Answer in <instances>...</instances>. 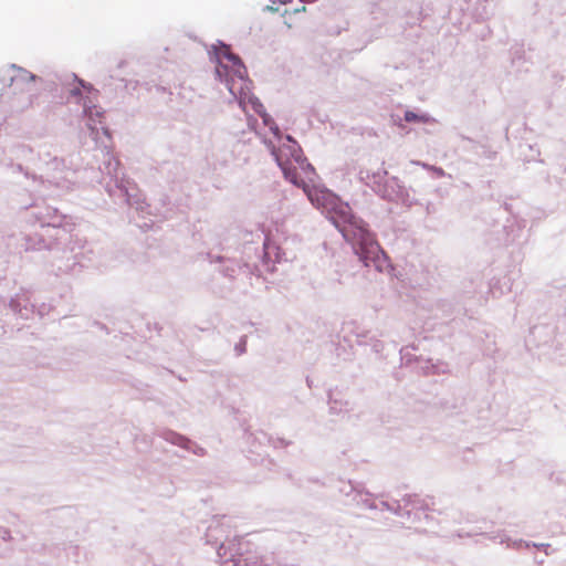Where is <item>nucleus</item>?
Masks as SVG:
<instances>
[{"mask_svg": "<svg viewBox=\"0 0 566 566\" xmlns=\"http://www.w3.org/2000/svg\"><path fill=\"white\" fill-rule=\"evenodd\" d=\"M384 505L387 507V510H391V507L389 506V504L384 503Z\"/></svg>", "mask_w": 566, "mask_h": 566, "instance_id": "393cba45", "label": "nucleus"}, {"mask_svg": "<svg viewBox=\"0 0 566 566\" xmlns=\"http://www.w3.org/2000/svg\"><path fill=\"white\" fill-rule=\"evenodd\" d=\"M244 346H245L244 343L239 344V345L235 346V349L238 350L239 354L244 353V350H245Z\"/></svg>", "mask_w": 566, "mask_h": 566, "instance_id": "412c9836", "label": "nucleus"}, {"mask_svg": "<svg viewBox=\"0 0 566 566\" xmlns=\"http://www.w3.org/2000/svg\"><path fill=\"white\" fill-rule=\"evenodd\" d=\"M403 118L408 123L420 122V123L427 124V123L434 122V119L430 115H428V114H417V113H415L412 111L405 112Z\"/></svg>", "mask_w": 566, "mask_h": 566, "instance_id": "9b49d317", "label": "nucleus"}, {"mask_svg": "<svg viewBox=\"0 0 566 566\" xmlns=\"http://www.w3.org/2000/svg\"><path fill=\"white\" fill-rule=\"evenodd\" d=\"M30 217L33 219L31 222L32 224H35L36 222H39L42 227L51 224L48 216L43 214L41 211L32 210Z\"/></svg>", "mask_w": 566, "mask_h": 566, "instance_id": "4468645a", "label": "nucleus"}, {"mask_svg": "<svg viewBox=\"0 0 566 566\" xmlns=\"http://www.w3.org/2000/svg\"><path fill=\"white\" fill-rule=\"evenodd\" d=\"M9 306L10 308L18 315H20L22 318H28L29 317V313L31 312L27 305H24V307L22 308L21 306V302L20 300L17 297V298H11L10 303H9Z\"/></svg>", "mask_w": 566, "mask_h": 566, "instance_id": "f8f14e48", "label": "nucleus"}, {"mask_svg": "<svg viewBox=\"0 0 566 566\" xmlns=\"http://www.w3.org/2000/svg\"><path fill=\"white\" fill-rule=\"evenodd\" d=\"M229 270H231V272H234V269H233V268L228 266V268H227V271H229Z\"/></svg>", "mask_w": 566, "mask_h": 566, "instance_id": "a878e982", "label": "nucleus"}, {"mask_svg": "<svg viewBox=\"0 0 566 566\" xmlns=\"http://www.w3.org/2000/svg\"><path fill=\"white\" fill-rule=\"evenodd\" d=\"M268 10L274 11L275 9L271 6H268Z\"/></svg>", "mask_w": 566, "mask_h": 566, "instance_id": "b1692460", "label": "nucleus"}, {"mask_svg": "<svg viewBox=\"0 0 566 566\" xmlns=\"http://www.w3.org/2000/svg\"><path fill=\"white\" fill-rule=\"evenodd\" d=\"M78 83L82 87H86L85 83L82 80H78Z\"/></svg>", "mask_w": 566, "mask_h": 566, "instance_id": "5701e85b", "label": "nucleus"}, {"mask_svg": "<svg viewBox=\"0 0 566 566\" xmlns=\"http://www.w3.org/2000/svg\"><path fill=\"white\" fill-rule=\"evenodd\" d=\"M209 53L213 54L216 60V77L226 84L239 105L244 111L250 105L256 114H262L265 108L260 99L250 92L251 81L247 76V67L240 56L233 54L230 46L221 41L213 44Z\"/></svg>", "mask_w": 566, "mask_h": 566, "instance_id": "f03ea898", "label": "nucleus"}, {"mask_svg": "<svg viewBox=\"0 0 566 566\" xmlns=\"http://www.w3.org/2000/svg\"><path fill=\"white\" fill-rule=\"evenodd\" d=\"M354 501H356L357 505L365 507V509H374L375 507L368 493L356 492L355 496H354Z\"/></svg>", "mask_w": 566, "mask_h": 566, "instance_id": "ddd939ff", "label": "nucleus"}, {"mask_svg": "<svg viewBox=\"0 0 566 566\" xmlns=\"http://www.w3.org/2000/svg\"><path fill=\"white\" fill-rule=\"evenodd\" d=\"M260 116L263 120V124L268 127L274 123L273 118L270 116V114L266 113V111L260 114Z\"/></svg>", "mask_w": 566, "mask_h": 566, "instance_id": "2eb2a0df", "label": "nucleus"}, {"mask_svg": "<svg viewBox=\"0 0 566 566\" xmlns=\"http://www.w3.org/2000/svg\"><path fill=\"white\" fill-rule=\"evenodd\" d=\"M164 439L166 441H168L172 444L179 446L186 450H192L191 449L192 442L188 438H186L177 432L167 431L164 433Z\"/></svg>", "mask_w": 566, "mask_h": 566, "instance_id": "6e6552de", "label": "nucleus"}, {"mask_svg": "<svg viewBox=\"0 0 566 566\" xmlns=\"http://www.w3.org/2000/svg\"><path fill=\"white\" fill-rule=\"evenodd\" d=\"M430 170L433 171L439 177L444 176V170L441 167L432 166V167H430Z\"/></svg>", "mask_w": 566, "mask_h": 566, "instance_id": "6ab92c4d", "label": "nucleus"}, {"mask_svg": "<svg viewBox=\"0 0 566 566\" xmlns=\"http://www.w3.org/2000/svg\"><path fill=\"white\" fill-rule=\"evenodd\" d=\"M45 160L44 174L41 176L42 182L54 185L60 189H69V176L73 172L64 168L63 160L53 157Z\"/></svg>", "mask_w": 566, "mask_h": 566, "instance_id": "39448f33", "label": "nucleus"}, {"mask_svg": "<svg viewBox=\"0 0 566 566\" xmlns=\"http://www.w3.org/2000/svg\"><path fill=\"white\" fill-rule=\"evenodd\" d=\"M21 150L22 151H27L28 149L25 147H21Z\"/></svg>", "mask_w": 566, "mask_h": 566, "instance_id": "bb28decb", "label": "nucleus"}, {"mask_svg": "<svg viewBox=\"0 0 566 566\" xmlns=\"http://www.w3.org/2000/svg\"><path fill=\"white\" fill-rule=\"evenodd\" d=\"M286 143L276 148L271 140L264 139V144L281 168L285 179L303 189L308 200L317 209L326 214L328 220L342 233L343 238L352 245L355 254L365 266H374L382 272L388 266V258L380 248L375 235L369 231L367 223L356 217L347 202L326 188L310 186L298 178L297 168L306 175L313 174V166L303 157L297 142L291 136H285Z\"/></svg>", "mask_w": 566, "mask_h": 566, "instance_id": "f257e3e1", "label": "nucleus"}, {"mask_svg": "<svg viewBox=\"0 0 566 566\" xmlns=\"http://www.w3.org/2000/svg\"><path fill=\"white\" fill-rule=\"evenodd\" d=\"M531 546L533 547H536L538 549H543L545 552L546 555H548V548L551 547L549 544H545V543H541V544H537V543H531Z\"/></svg>", "mask_w": 566, "mask_h": 566, "instance_id": "f3484780", "label": "nucleus"}, {"mask_svg": "<svg viewBox=\"0 0 566 566\" xmlns=\"http://www.w3.org/2000/svg\"><path fill=\"white\" fill-rule=\"evenodd\" d=\"M410 163L413 164V165H419L422 168L428 169V170H430V167H431L430 165H428L426 163H421V161L411 160Z\"/></svg>", "mask_w": 566, "mask_h": 566, "instance_id": "aec40b11", "label": "nucleus"}, {"mask_svg": "<svg viewBox=\"0 0 566 566\" xmlns=\"http://www.w3.org/2000/svg\"><path fill=\"white\" fill-rule=\"evenodd\" d=\"M386 175H387V171H386V170H382V171H380V170H379L378 172L374 174V176H373V177H374V182H375V184H379V182H380V180H381Z\"/></svg>", "mask_w": 566, "mask_h": 566, "instance_id": "a211bd4d", "label": "nucleus"}, {"mask_svg": "<svg viewBox=\"0 0 566 566\" xmlns=\"http://www.w3.org/2000/svg\"><path fill=\"white\" fill-rule=\"evenodd\" d=\"M71 97L76 98L83 105V116L86 118V127L91 130L92 136L98 134L97 124H102L103 111L92 103L88 97H83L78 87L71 90Z\"/></svg>", "mask_w": 566, "mask_h": 566, "instance_id": "423d86ee", "label": "nucleus"}, {"mask_svg": "<svg viewBox=\"0 0 566 566\" xmlns=\"http://www.w3.org/2000/svg\"><path fill=\"white\" fill-rule=\"evenodd\" d=\"M329 411L332 413H342L343 411L348 410V401H343L342 399H337L333 396V394L329 395Z\"/></svg>", "mask_w": 566, "mask_h": 566, "instance_id": "9d476101", "label": "nucleus"}, {"mask_svg": "<svg viewBox=\"0 0 566 566\" xmlns=\"http://www.w3.org/2000/svg\"><path fill=\"white\" fill-rule=\"evenodd\" d=\"M269 128L279 140L282 138L280 127L275 124V122L270 125Z\"/></svg>", "mask_w": 566, "mask_h": 566, "instance_id": "dca6fc26", "label": "nucleus"}, {"mask_svg": "<svg viewBox=\"0 0 566 566\" xmlns=\"http://www.w3.org/2000/svg\"><path fill=\"white\" fill-rule=\"evenodd\" d=\"M492 539L500 538L501 544H506L507 547L520 549L521 547L528 548L531 547V542H525L523 539H511L505 534H497L495 536H490Z\"/></svg>", "mask_w": 566, "mask_h": 566, "instance_id": "1a4fd4ad", "label": "nucleus"}, {"mask_svg": "<svg viewBox=\"0 0 566 566\" xmlns=\"http://www.w3.org/2000/svg\"><path fill=\"white\" fill-rule=\"evenodd\" d=\"M35 78L34 74L14 64L2 70L0 80L3 84L9 82L6 94L11 112L22 113L33 106L38 97Z\"/></svg>", "mask_w": 566, "mask_h": 566, "instance_id": "7ed1b4c3", "label": "nucleus"}, {"mask_svg": "<svg viewBox=\"0 0 566 566\" xmlns=\"http://www.w3.org/2000/svg\"><path fill=\"white\" fill-rule=\"evenodd\" d=\"M378 192L382 198L389 201H395L399 199L401 187L398 185V180L392 178L391 180L387 181L382 189H379Z\"/></svg>", "mask_w": 566, "mask_h": 566, "instance_id": "0eeeda50", "label": "nucleus"}, {"mask_svg": "<svg viewBox=\"0 0 566 566\" xmlns=\"http://www.w3.org/2000/svg\"><path fill=\"white\" fill-rule=\"evenodd\" d=\"M101 151L104 156V167H99L101 171L107 174L112 178H115L116 187L120 190L130 207H135L137 211L146 212V210L149 208V205L145 202V198L137 191L135 185L128 180H118V160H116L108 150L102 149Z\"/></svg>", "mask_w": 566, "mask_h": 566, "instance_id": "20e7f679", "label": "nucleus"}, {"mask_svg": "<svg viewBox=\"0 0 566 566\" xmlns=\"http://www.w3.org/2000/svg\"><path fill=\"white\" fill-rule=\"evenodd\" d=\"M217 261H218V262H222V261H223V258H222V256H220V255H218V256H212V255H211V262H217Z\"/></svg>", "mask_w": 566, "mask_h": 566, "instance_id": "4be33fe9", "label": "nucleus"}]
</instances>
